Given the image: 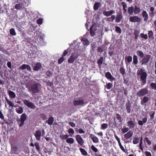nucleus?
<instances>
[{
  "label": "nucleus",
  "instance_id": "nucleus-1",
  "mask_svg": "<svg viewBox=\"0 0 156 156\" xmlns=\"http://www.w3.org/2000/svg\"><path fill=\"white\" fill-rule=\"evenodd\" d=\"M137 74L138 76H140V80L142 81V83L143 85L145 84L146 82L147 74L142 69H140L137 72Z\"/></svg>",
  "mask_w": 156,
  "mask_h": 156
},
{
  "label": "nucleus",
  "instance_id": "nucleus-2",
  "mask_svg": "<svg viewBox=\"0 0 156 156\" xmlns=\"http://www.w3.org/2000/svg\"><path fill=\"white\" fill-rule=\"evenodd\" d=\"M41 85L38 83L31 84L29 88V90L32 93L35 94L39 92L41 88Z\"/></svg>",
  "mask_w": 156,
  "mask_h": 156
},
{
  "label": "nucleus",
  "instance_id": "nucleus-3",
  "mask_svg": "<svg viewBox=\"0 0 156 156\" xmlns=\"http://www.w3.org/2000/svg\"><path fill=\"white\" fill-rule=\"evenodd\" d=\"M149 93V91L147 87L142 88L138 91L136 93V95L139 97L145 96Z\"/></svg>",
  "mask_w": 156,
  "mask_h": 156
},
{
  "label": "nucleus",
  "instance_id": "nucleus-4",
  "mask_svg": "<svg viewBox=\"0 0 156 156\" xmlns=\"http://www.w3.org/2000/svg\"><path fill=\"white\" fill-rule=\"evenodd\" d=\"M78 53L75 52L72 54L71 55L68 59V62L69 63H72L78 57Z\"/></svg>",
  "mask_w": 156,
  "mask_h": 156
},
{
  "label": "nucleus",
  "instance_id": "nucleus-5",
  "mask_svg": "<svg viewBox=\"0 0 156 156\" xmlns=\"http://www.w3.org/2000/svg\"><path fill=\"white\" fill-rule=\"evenodd\" d=\"M151 58V55H146L145 56L142 58L141 60V65H147L150 61Z\"/></svg>",
  "mask_w": 156,
  "mask_h": 156
},
{
  "label": "nucleus",
  "instance_id": "nucleus-6",
  "mask_svg": "<svg viewBox=\"0 0 156 156\" xmlns=\"http://www.w3.org/2000/svg\"><path fill=\"white\" fill-rule=\"evenodd\" d=\"M129 21L131 22H140L141 19L137 16H130L129 17Z\"/></svg>",
  "mask_w": 156,
  "mask_h": 156
},
{
  "label": "nucleus",
  "instance_id": "nucleus-7",
  "mask_svg": "<svg viewBox=\"0 0 156 156\" xmlns=\"http://www.w3.org/2000/svg\"><path fill=\"white\" fill-rule=\"evenodd\" d=\"M23 103L32 109H34L36 107L35 105L33 103L29 102V101L27 100H24Z\"/></svg>",
  "mask_w": 156,
  "mask_h": 156
},
{
  "label": "nucleus",
  "instance_id": "nucleus-8",
  "mask_svg": "<svg viewBox=\"0 0 156 156\" xmlns=\"http://www.w3.org/2000/svg\"><path fill=\"white\" fill-rule=\"evenodd\" d=\"M142 15L144 22H147L149 18V15L147 12L145 10H143L142 13Z\"/></svg>",
  "mask_w": 156,
  "mask_h": 156
},
{
  "label": "nucleus",
  "instance_id": "nucleus-9",
  "mask_svg": "<svg viewBox=\"0 0 156 156\" xmlns=\"http://www.w3.org/2000/svg\"><path fill=\"white\" fill-rule=\"evenodd\" d=\"M76 139L77 142L79 144L81 145H83L84 143V141L80 135H76Z\"/></svg>",
  "mask_w": 156,
  "mask_h": 156
},
{
  "label": "nucleus",
  "instance_id": "nucleus-10",
  "mask_svg": "<svg viewBox=\"0 0 156 156\" xmlns=\"http://www.w3.org/2000/svg\"><path fill=\"white\" fill-rule=\"evenodd\" d=\"M19 69L21 70H24L27 69V70L30 71H31V69L30 65L23 64L19 67Z\"/></svg>",
  "mask_w": 156,
  "mask_h": 156
},
{
  "label": "nucleus",
  "instance_id": "nucleus-11",
  "mask_svg": "<svg viewBox=\"0 0 156 156\" xmlns=\"http://www.w3.org/2000/svg\"><path fill=\"white\" fill-rule=\"evenodd\" d=\"M97 30L96 27L92 25L90 28V34L91 37H94Z\"/></svg>",
  "mask_w": 156,
  "mask_h": 156
},
{
  "label": "nucleus",
  "instance_id": "nucleus-12",
  "mask_svg": "<svg viewBox=\"0 0 156 156\" xmlns=\"http://www.w3.org/2000/svg\"><path fill=\"white\" fill-rule=\"evenodd\" d=\"M35 136L37 140H41V132L40 130H38L35 132Z\"/></svg>",
  "mask_w": 156,
  "mask_h": 156
},
{
  "label": "nucleus",
  "instance_id": "nucleus-13",
  "mask_svg": "<svg viewBox=\"0 0 156 156\" xmlns=\"http://www.w3.org/2000/svg\"><path fill=\"white\" fill-rule=\"evenodd\" d=\"M114 13L115 11L113 10H111V11H106L105 10H104L103 12V14L106 16H110Z\"/></svg>",
  "mask_w": 156,
  "mask_h": 156
},
{
  "label": "nucleus",
  "instance_id": "nucleus-14",
  "mask_svg": "<svg viewBox=\"0 0 156 156\" xmlns=\"http://www.w3.org/2000/svg\"><path fill=\"white\" fill-rule=\"evenodd\" d=\"M84 103V101L82 99L78 100H75L73 101V104L75 105H82Z\"/></svg>",
  "mask_w": 156,
  "mask_h": 156
},
{
  "label": "nucleus",
  "instance_id": "nucleus-15",
  "mask_svg": "<svg viewBox=\"0 0 156 156\" xmlns=\"http://www.w3.org/2000/svg\"><path fill=\"white\" fill-rule=\"evenodd\" d=\"M154 10L155 9L154 7H150V11L149 12V15L151 18L155 16Z\"/></svg>",
  "mask_w": 156,
  "mask_h": 156
},
{
  "label": "nucleus",
  "instance_id": "nucleus-16",
  "mask_svg": "<svg viewBox=\"0 0 156 156\" xmlns=\"http://www.w3.org/2000/svg\"><path fill=\"white\" fill-rule=\"evenodd\" d=\"M136 123L132 120H130L127 122L128 126L130 129L134 128L135 126Z\"/></svg>",
  "mask_w": 156,
  "mask_h": 156
},
{
  "label": "nucleus",
  "instance_id": "nucleus-17",
  "mask_svg": "<svg viewBox=\"0 0 156 156\" xmlns=\"http://www.w3.org/2000/svg\"><path fill=\"white\" fill-rule=\"evenodd\" d=\"M149 100L148 97L144 96L141 100L140 104L141 105H145V104L147 103Z\"/></svg>",
  "mask_w": 156,
  "mask_h": 156
},
{
  "label": "nucleus",
  "instance_id": "nucleus-18",
  "mask_svg": "<svg viewBox=\"0 0 156 156\" xmlns=\"http://www.w3.org/2000/svg\"><path fill=\"white\" fill-rule=\"evenodd\" d=\"M81 41L82 42V43L83 45L87 46L90 44L89 41L86 38H82L81 39Z\"/></svg>",
  "mask_w": 156,
  "mask_h": 156
},
{
  "label": "nucleus",
  "instance_id": "nucleus-19",
  "mask_svg": "<svg viewBox=\"0 0 156 156\" xmlns=\"http://www.w3.org/2000/svg\"><path fill=\"white\" fill-rule=\"evenodd\" d=\"M90 136L94 143H96L98 142V137L94 136V135L91 134H90Z\"/></svg>",
  "mask_w": 156,
  "mask_h": 156
},
{
  "label": "nucleus",
  "instance_id": "nucleus-20",
  "mask_svg": "<svg viewBox=\"0 0 156 156\" xmlns=\"http://www.w3.org/2000/svg\"><path fill=\"white\" fill-rule=\"evenodd\" d=\"M105 76L108 79H110L112 80H115V78L112 76L111 73L109 72H107L106 73Z\"/></svg>",
  "mask_w": 156,
  "mask_h": 156
},
{
  "label": "nucleus",
  "instance_id": "nucleus-21",
  "mask_svg": "<svg viewBox=\"0 0 156 156\" xmlns=\"http://www.w3.org/2000/svg\"><path fill=\"white\" fill-rule=\"evenodd\" d=\"M122 18V15L121 13H119L116 16L115 22L116 23H119Z\"/></svg>",
  "mask_w": 156,
  "mask_h": 156
},
{
  "label": "nucleus",
  "instance_id": "nucleus-22",
  "mask_svg": "<svg viewBox=\"0 0 156 156\" xmlns=\"http://www.w3.org/2000/svg\"><path fill=\"white\" fill-rule=\"evenodd\" d=\"M133 135V132L129 131L124 135V137L126 139H129L131 138Z\"/></svg>",
  "mask_w": 156,
  "mask_h": 156
},
{
  "label": "nucleus",
  "instance_id": "nucleus-23",
  "mask_svg": "<svg viewBox=\"0 0 156 156\" xmlns=\"http://www.w3.org/2000/svg\"><path fill=\"white\" fill-rule=\"evenodd\" d=\"M134 13L135 14H138L141 11L140 7L137 6L136 5H134Z\"/></svg>",
  "mask_w": 156,
  "mask_h": 156
},
{
  "label": "nucleus",
  "instance_id": "nucleus-24",
  "mask_svg": "<svg viewBox=\"0 0 156 156\" xmlns=\"http://www.w3.org/2000/svg\"><path fill=\"white\" fill-rule=\"evenodd\" d=\"M104 60V58L103 57H101L97 61V63L99 68H101V65L103 63Z\"/></svg>",
  "mask_w": 156,
  "mask_h": 156
},
{
  "label": "nucleus",
  "instance_id": "nucleus-25",
  "mask_svg": "<svg viewBox=\"0 0 156 156\" xmlns=\"http://www.w3.org/2000/svg\"><path fill=\"white\" fill-rule=\"evenodd\" d=\"M128 13L130 15H132L134 13V9L133 6L129 7L128 9Z\"/></svg>",
  "mask_w": 156,
  "mask_h": 156
},
{
  "label": "nucleus",
  "instance_id": "nucleus-26",
  "mask_svg": "<svg viewBox=\"0 0 156 156\" xmlns=\"http://www.w3.org/2000/svg\"><path fill=\"white\" fill-rule=\"evenodd\" d=\"M8 92L10 98H15L16 95L13 91L11 90H8Z\"/></svg>",
  "mask_w": 156,
  "mask_h": 156
},
{
  "label": "nucleus",
  "instance_id": "nucleus-27",
  "mask_svg": "<svg viewBox=\"0 0 156 156\" xmlns=\"http://www.w3.org/2000/svg\"><path fill=\"white\" fill-rule=\"evenodd\" d=\"M54 121L53 117L52 116H51L49 118L48 120H46V122L48 123L49 125H51L52 124Z\"/></svg>",
  "mask_w": 156,
  "mask_h": 156
},
{
  "label": "nucleus",
  "instance_id": "nucleus-28",
  "mask_svg": "<svg viewBox=\"0 0 156 156\" xmlns=\"http://www.w3.org/2000/svg\"><path fill=\"white\" fill-rule=\"evenodd\" d=\"M41 65L39 63H37L34 66L33 69L35 71L38 70L41 67Z\"/></svg>",
  "mask_w": 156,
  "mask_h": 156
},
{
  "label": "nucleus",
  "instance_id": "nucleus-29",
  "mask_svg": "<svg viewBox=\"0 0 156 156\" xmlns=\"http://www.w3.org/2000/svg\"><path fill=\"white\" fill-rule=\"evenodd\" d=\"M121 4L123 7V12L125 13L126 12L127 10L126 8L127 7V5L126 3L124 2H122L121 3Z\"/></svg>",
  "mask_w": 156,
  "mask_h": 156
},
{
  "label": "nucleus",
  "instance_id": "nucleus-30",
  "mask_svg": "<svg viewBox=\"0 0 156 156\" xmlns=\"http://www.w3.org/2000/svg\"><path fill=\"white\" fill-rule=\"evenodd\" d=\"M137 55L140 58H142L144 57V53L141 51L137 50L136 51Z\"/></svg>",
  "mask_w": 156,
  "mask_h": 156
},
{
  "label": "nucleus",
  "instance_id": "nucleus-31",
  "mask_svg": "<svg viewBox=\"0 0 156 156\" xmlns=\"http://www.w3.org/2000/svg\"><path fill=\"white\" fill-rule=\"evenodd\" d=\"M138 62V57L136 55H134L133 57V64L135 65H136Z\"/></svg>",
  "mask_w": 156,
  "mask_h": 156
},
{
  "label": "nucleus",
  "instance_id": "nucleus-32",
  "mask_svg": "<svg viewBox=\"0 0 156 156\" xmlns=\"http://www.w3.org/2000/svg\"><path fill=\"white\" fill-rule=\"evenodd\" d=\"M140 33V31L139 30H135L134 34V38L135 40L137 39L138 35Z\"/></svg>",
  "mask_w": 156,
  "mask_h": 156
},
{
  "label": "nucleus",
  "instance_id": "nucleus-33",
  "mask_svg": "<svg viewBox=\"0 0 156 156\" xmlns=\"http://www.w3.org/2000/svg\"><path fill=\"white\" fill-rule=\"evenodd\" d=\"M131 105L130 102H129L128 103H127L126 105V109L127 113H129L131 112L130 109Z\"/></svg>",
  "mask_w": 156,
  "mask_h": 156
},
{
  "label": "nucleus",
  "instance_id": "nucleus-34",
  "mask_svg": "<svg viewBox=\"0 0 156 156\" xmlns=\"http://www.w3.org/2000/svg\"><path fill=\"white\" fill-rule=\"evenodd\" d=\"M74 140L73 138H68L66 140V142L69 144H72L74 143Z\"/></svg>",
  "mask_w": 156,
  "mask_h": 156
},
{
  "label": "nucleus",
  "instance_id": "nucleus-35",
  "mask_svg": "<svg viewBox=\"0 0 156 156\" xmlns=\"http://www.w3.org/2000/svg\"><path fill=\"white\" fill-rule=\"evenodd\" d=\"M100 6V3L99 2H95L94 5L93 9L94 10H97Z\"/></svg>",
  "mask_w": 156,
  "mask_h": 156
},
{
  "label": "nucleus",
  "instance_id": "nucleus-36",
  "mask_svg": "<svg viewBox=\"0 0 156 156\" xmlns=\"http://www.w3.org/2000/svg\"><path fill=\"white\" fill-rule=\"evenodd\" d=\"M23 4L22 3H20L19 4H16L15 6V8L17 9H20L22 8Z\"/></svg>",
  "mask_w": 156,
  "mask_h": 156
},
{
  "label": "nucleus",
  "instance_id": "nucleus-37",
  "mask_svg": "<svg viewBox=\"0 0 156 156\" xmlns=\"http://www.w3.org/2000/svg\"><path fill=\"white\" fill-rule=\"evenodd\" d=\"M79 149L82 154L84 156L87 155V151L83 148H80Z\"/></svg>",
  "mask_w": 156,
  "mask_h": 156
},
{
  "label": "nucleus",
  "instance_id": "nucleus-38",
  "mask_svg": "<svg viewBox=\"0 0 156 156\" xmlns=\"http://www.w3.org/2000/svg\"><path fill=\"white\" fill-rule=\"evenodd\" d=\"M5 99L7 104H9L10 107H13V106H14V104L12 101L9 100L7 97H5Z\"/></svg>",
  "mask_w": 156,
  "mask_h": 156
},
{
  "label": "nucleus",
  "instance_id": "nucleus-39",
  "mask_svg": "<svg viewBox=\"0 0 156 156\" xmlns=\"http://www.w3.org/2000/svg\"><path fill=\"white\" fill-rule=\"evenodd\" d=\"M16 112L19 114H21L23 112V109L21 107H20L19 108L16 109Z\"/></svg>",
  "mask_w": 156,
  "mask_h": 156
},
{
  "label": "nucleus",
  "instance_id": "nucleus-40",
  "mask_svg": "<svg viewBox=\"0 0 156 156\" xmlns=\"http://www.w3.org/2000/svg\"><path fill=\"white\" fill-rule=\"evenodd\" d=\"M139 142V139L138 138L135 137L133 138V144H136Z\"/></svg>",
  "mask_w": 156,
  "mask_h": 156
},
{
  "label": "nucleus",
  "instance_id": "nucleus-41",
  "mask_svg": "<svg viewBox=\"0 0 156 156\" xmlns=\"http://www.w3.org/2000/svg\"><path fill=\"white\" fill-rule=\"evenodd\" d=\"M43 81L46 83L47 85L52 86L53 85V83L52 82H50L49 80H44Z\"/></svg>",
  "mask_w": 156,
  "mask_h": 156
},
{
  "label": "nucleus",
  "instance_id": "nucleus-42",
  "mask_svg": "<svg viewBox=\"0 0 156 156\" xmlns=\"http://www.w3.org/2000/svg\"><path fill=\"white\" fill-rule=\"evenodd\" d=\"M27 118V115L25 113L23 114L20 117V119L24 121H25Z\"/></svg>",
  "mask_w": 156,
  "mask_h": 156
},
{
  "label": "nucleus",
  "instance_id": "nucleus-43",
  "mask_svg": "<svg viewBox=\"0 0 156 156\" xmlns=\"http://www.w3.org/2000/svg\"><path fill=\"white\" fill-rule=\"evenodd\" d=\"M115 31L117 33L121 34L122 32V30L121 28L117 26L115 27Z\"/></svg>",
  "mask_w": 156,
  "mask_h": 156
},
{
  "label": "nucleus",
  "instance_id": "nucleus-44",
  "mask_svg": "<svg viewBox=\"0 0 156 156\" xmlns=\"http://www.w3.org/2000/svg\"><path fill=\"white\" fill-rule=\"evenodd\" d=\"M69 136L68 135L62 134L60 135V137L62 140H66L67 139Z\"/></svg>",
  "mask_w": 156,
  "mask_h": 156
},
{
  "label": "nucleus",
  "instance_id": "nucleus-45",
  "mask_svg": "<svg viewBox=\"0 0 156 156\" xmlns=\"http://www.w3.org/2000/svg\"><path fill=\"white\" fill-rule=\"evenodd\" d=\"M148 34L149 38H152L154 37L153 33L152 30L148 31Z\"/></svg>",
  "mask_w": 156,
  "mask_h": 156
},
{
  "label": "nucleus",
  "instance_id": "nucleus-46",
  "mask_svg": "<svg viewBox=\"0 0 156 156\" xmlns=\"http://www.w3.org/2000/svg\"><path fill=\"white\" fill-rule=\"evenodd\" d=\"M9 32L10 34L12 36H15L16 34L15 30L13 28H12L10 30Z\"/></svg>",
  "mask_w": 156,
  "mask_h": 156
},
{
  "label": "nucleus",
  "instance_id": "nucleus-47",
  "mask_svg": "<svg viewBox=\"0 0 156 156\" xmlns=\"http://www.w3.org/2000/svg\"><path fill=\"white\" fill-rule=\"evenodd\" d=\"M155 113V112L154 111H152L150 112L149 114L151 120H152L154 118Z\"/></svg>",
  "mask_w": 156,
  "mask_h": 156
},
{
  "label": "nucleus",
  "instance_id": "nucleus-48",
  "mask_svg": "<svg viewBox=\"0 0 156 156\" xmlns=\"http://www.w3.org/2000/svg\"><path fill=\"white\" fill-rule=\"evenodd\" d=\"M123 133H125L127 132L129 130L128 128L125 126H124L123 128L121 129Z\"/></svg>",
  "mask_w": 156,
  "mask_h": 156
},
{
  "label": "nucleus",
  "instance_id": "nucleus-49",
  "mask_svg": "<svg viewBox=\"0 0 156 156\" xmlns=\"http://www.w3.org/2000/svg\"><path fill=\"white\" fill-rule=\"evenodd\" d=\"M140 37L142 38H144L145 40H147L148 38V36L147 34H144V33H142L140 34Z\"/></svg>",
  "mask_w": 156,
  "mask_h": 156
},
{
  "label": "nucleus",
  "instance_id": "nucleus-50",
  "mask_svg": "<svg viewBox=\"0 0 156 156\" xmlns=\"http://www.w3.org/2000/svg\"><path fill=\"white\" fill-rule=\"evenodd\" d=\"M34 146L36 147V148L38 151H40V147L39 143L35 142L34 144Z\"/></svg>",
  "mask_w": 156,
  "mask_h": 156
},
{
  "label": "nucleus",
  "instance_id": "nucleus-51",
  "mask_svg": "<svg viewBox=\"0 0 156 156\" xmlns=\"http://www.w3.org/2000/svg\"><path fill=\"white\" fill-rule=\"evenodd\" d=\"M24 121L20 120L18 121V123L19 124V126L20 127L23 126L24 124Z\"/></svg>",
  "mask_w": 156,
  "mask_h": 156
},
{
  "label": "nucleus",
  "instance_id": "nucleus-52",
  "mask_svg": "<svg viewBox=\"0 0 156 156\" xmlns=\"http://www.w3.org/2000/svg\"><path fill=\"white\" fill-rule=\"evenodd\" d=\"M150 85L153 89L156 90V83H151L150 84Z\"/></svg>",
  "mask_w": 156,
  "mask_h": 156
},
{
  "label": "nucleus",
  "instance_id": "nucleus-53",
  "mask_svg": "<svg viewBox=\"0 0 156 156\" xmlns=\"http://www.w3.org/2000/svg\"><path fill=\"white\" fill-rule=\"evenodd\" d=\"M64 61V58L63 56H62L58 60V64H61Z\"/></svg>",
  "mask_w": 156,
  "mask_h": 156
},
{
  "label": "nucleus",
  "instance_id": "nucleus-54",
  "mask_svg": "<svg viewBox=\"0 0 156 156\" xmlns=\"http://www.w3.org/2000/svg\"><path fill=\"white\" fill-rule=\"evenodd\" d=\"M108 127V125L106 123H103L101 125V128L103 129H107Z\"/></svg>",
  "mask_w": 156,
  "mask_h": 156
},
{
  "label": "nucleus",
  "instance_id": "nucleus-55",
  "mask_svg": "<svg viewBox=\"0 0 156 156\" xmlns=\"http://www.w3.org/2000/svg\"><path fill=\"white\" fill-rule=\"evenodd\" d=\"M0 118L3 120L6 123H7V122H6L5 120L4 119V116L3 115V113L0 110Z\"/></svg>",
  "mask_w": 156,
  "mask_h": 156
},
{
  "label": "nucleus",
  "instance_id": "nucleus-56",
  "mask_svg": "<svg viewBox=\"0 0 156 156\" xmlns=\"http://www.w3.org/2000/svg\"><path fill=\"white\" fill-rule=\"evenodd\" d=\"M46 75L47 76L50 77L52 76V73L51 71L48 70L46 72Z\"/></svg>",
  "mask_w": 156,
  "mask_h": 156
},
{
  "label": "nucleus",
  "instance_id": "nucleus-57",
  "mask_svg": "<svg viewBox=\"0 0 156 156\" xmlns=\"http://www.w3.org/2000/svg\"><path fill=\"white\" fill-rule=\"evenodd\" d=\"M119 71L122 75H124L125 73V70L123 67L120 68Z\"/></svg>",
  "mask_w": 156,
  "mask_h": 156
},
{
  "label": "nucleus",
  "instance_id": "nucleus-58",
  "mask_svg": "<svg viewBox=\"0 0 156 156\" xmlns=\"http://www.w3.org/2000/svg\"><path fill=\"white\" fill-rule=\"evenodd\" d=\"M112 84L110 83H108L106 84V88L108 89H110L112 86Z\"/></svg>",
  "mask_w": 156,
  "mask_h": 156
},
{
  "label": "nucleus",
  "instance_id": "nucleus-59",
  "mask_svg": "<svg viewBox=\"0 0 156 156\" xmlns=\"http://www.w3.org/2000/svg\"><path fill=\"white\" fill-rule=\"evenodd\" d=\"M43 19L42 18H40L37 20V23L38 24H41L43 22Z\"/></svg>",
  "mask_w": 156,
  "mask_h": 156
},
{
  "label": "nucleus",
  "instance_id": "nucleus-60",
  "mask_svg": "<svg viewBox=\"0 0 156 156\" xmlns=\"http://www.w3.org/2000/svg\"><path fill=\"white\" fill-rule=\"evenodd\" d=\"M91 149L95 152H97L98 151V149L94 145L91 146Z\"/></svg>",
  "mask_w": 156,
  "mask_h": 156
},
{
  "label": "nucleus",
  "instance_id": "nucleus-61",
  "mask_svg": "<svg viewBox=\"0 0 156 156\" xmlns=\"http://www.w3.org/2000/svg\"><path fill=\"white\" fill-rule=\"evenodd\" d=\"M11 150L14 152L15 154H16L15 152L17 150V148L16 146L12 147Z\"/></svg>",
  "mask_w": 156,
  "mask_h": 156
},
{
  "label": "nucleus",
  "instance_id": "nucleus-62",
  "mask_svg": "<svg viewBox=\"0 0 156 156\" xmlns=\"http://www.w3.org/2000/svg\"><path fill=\"white\" fill-rule=\"evenodd\" d=\"M116 118L119 121V122H121L122 121L121 119V116L120 115L116 113Z\"/></svg>",
  "mask_w": 156,
  "mask_h": 156
},
{
  "label": "nucleus",
  "instance_id": "nucleus-63",
  "mask_svg": "<svg viewBox=\"0 0 156 156\" xmlns=\"http://www.w3.org/2000/svg\"><path fill=\"white\" fill-rule=\"evenodd\" d=\"M115 15H112L111 17H109L108 18V19L109 21H110L111 22H112L113 20H115Z\"/></svg>",
  "mask_w": 156,
  "mask_h": 156
},
{
  "label": "nucleus",
  "instance_id": "nucleus-64",
  "mask_svg": "<svg viewBox=\"0 0 156 156\" xmlns=\"http://www.w3.org/2000/svg\"><path fill=\"white\" fill-rule=\"evenodd\" d=\"M68 133L69 134H72V135L74 134V131L73 129L70 128L68 130Z\"/></svg>",
  "mask_w": 156,
  "mask_h": 156
}]
</instances>
